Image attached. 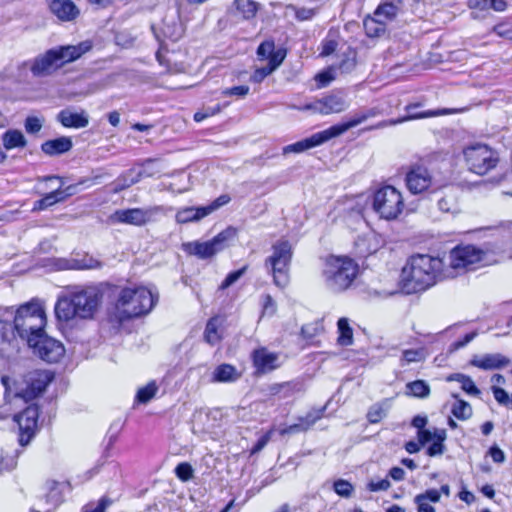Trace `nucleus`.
<instances>
[{
    "mask_svg": "<svg viewBox=\"0 0 512 512\" xmlns=\"http://www.w3.org/2000/svg\"><path fill=\"white\" fill-rule=\"evenodd\" d=\"M46 314L43 304L32 299L14 311L12 307L0 308V339L11 344L18 336L27 344L34 341L44 331Z\"/></svg>",
    "mask_w": 512,
    "mask_h": 512,
    "instance_id": "f257e3e1",
    "label": "nucleus"
},
{
    "mask_svg": "<svg viewBox=\"0 0 512 512\" xmlns=\"http://www.w3.org/2000/svg\"><path fill=\"white\" fill-rule=\"evenodd\" d=\"M428 254H415L408 258L401 270L400 284L406 294L425 291L433 286L441 276L443 260Z\"/></svg>",
    "mask_w": 512,
    "mask_h": 512,
    "instance_id": "f03ea898",
    "label": "nucleus"
},
{
    "mask_svg": "<svg viewBox=\"0 0 512 512\" xmlns=\"http://www.w3.org/2000/svg\"><path fill=\"white\" fill-rule=\"evenodd\" d=\"M103 298L101 290L86 286L58 297L54 311L58 321L68 323L73 320L92 319Z\"/></svg>",
    "mask_w": 512,
    "mask_h": 512,
    "instance_id": "7ed1b4c3",
    "label": "nucleus"
},
{
    "mask_svg": "<svg viewBox=\"0 0 512 512\" xmlns=\"http://www.w3.org/2000/svg\"><path fill=\"white\" fill-rule=\"evenodd\" d=\"M94 41L86 39L77 44L59 45L46 50L30 61L29 69L34 77H50L67 64L76 62L94 48Z\"/></svg>",
    "mask_w": 512,
    "mask_h": 512,
    "instance_id": "20e7f679",
    "label": "nucleus"
},
{
    "mask_svg": "<svg viewBox=\"0 0 512 512\" xmlns=\"http://www.w3.org/2000/svg\"><path fill=\"white\" fill-rule=\"evenodd\" d=\"M499 252L498 247L490 243L484 244L481 248L471 244L457 245L450 250V278L496 262L497 260L490 259V255H496Z\"/></svg>",
    "mask_w": 512,
    "mask_h": 512,
    "instance_id": "39448f33",
    "label": "nucleus"
},
{
    "mask_svg": "<svg viewBox=\"0 0 512 512\" xmlns=\"http://www.w3.org/2000/svg\"><path fill=\"white\" fill-rule=\"evenodd\" d=\"M51 380L50 374L43 370L30 371L18 380H12L8 376L1 377L8 402L13 399H22L24 402L34 400L45 391Z\"/></svg>",
    "mask_w": 512,
    "mask_h": 512,
    "instance_id": "423d86ee",
    "label": "nucleus"
},
{
    "mask_svg": "<svg viewBox=\"0 0 512 512\" xmlns=\"http://www.w3.org/2000/svg\"><path fill=\"white\" fill-rule=\"evenodd\" d=\"M159 300L158 292L143 286L121 290L117 300V310L126 318H135L151 312Z\"/></svg>",
    "mask_w": 512,
    "mask_h": 512,
    "instance_id": "0eeeda50",
    "label": "nucleus"
},
{
    "mask_svg": "<svg viewBox=\"0 0 512 512\" xmlns=\"http://www.w3.org/2000/svg\"><path fill=\"white\" fill-rule=\"evenodd\" d=\"M357 274L358 265L347 257H330L323 270L325 284L333 292L349 288Z\"/></svg>",
    "mask_w": 512,
    "mask_h": 512,
    "instance_id": "6e6552de",
    "label": "nucleus"
},
{
    "mask_svg": "<svg viewBox=\"0 0 512 512\" xmlns=\"http://www.w3.org/2000/svg\"><path fill=\"white\" fill-rule=\"evenodd\" d=\"M372 208L381 219L395 220L403 212L404 199L398 189L385 185L375 191Z\"/></svg>",
    "mask_w": 512,
    "mask_h": 512,
    "instance_id": "1a4fd4ad",
    "label": "nucleus"
},
{
    "mask_svg": "<svg viewBox=\"0 0 512 512\" xmlns=\"http://www.w3.org/2000/svg\"><path fill=\"white\" fill-rule=\"evenodd\" d=\"M292 259V246L287 240L276 242L272 246V255L266 259L270 266L274 283L285 287L289 282V266Z\"/></svg>",
    "mask_w": 512,
    "mask_h": 512,
    "instance_id": "9d476101",
    "label": "nucleus"
},
{
    "mask_svg": "<svg viewBox=\"0 0 512 512\" xmlns=\"http://www.w3.org/2000/svg\"><path fill=\"white\" fill-rule=\"evenodd\" d=\"M236 235V228L227 227L209 241H193L184 243L183 250L190 255L198 257L199 259H208L228 247Z\"/></svg>",
    "mask_w": 512,
    "mask_h": 512,
    "instance_id": "9b49d317",
    "label": "nucleus"
},
{
    "mask_svg": "<svg viewBox=\"0 0 512 512\" xmlns=\"http://www.w3.org/2000/svg\"><path fill=\"white\" fill-rule=\"evenodd\" d=\"M463 155L470 171L484 175L496 167L498 153L485 144L477 143L463 149Z\"/></svg>",
    "mask_w": 512,
    "mask_h": 512,
    "instance_id": "f8f14e48",
    "label": "nucleus"
},
{
    "mask_svg": "<svg viewBox=\"0 0 512 512\" xmlns=\"http://www.w3.org/2000/svg\"><path fill=\"white\" fill-rule=\"evenodd\" d=\"M28 346L33 348L35 353H37L42 360L49 363L58 362L65 353L63 344L60 341L47 336L45 331H43L34 341L29 343Z\"/></svg>",
    "mask_w": 512,
    "mask_h": 512,
    "instance_id": "ddd939ff",
    "label": "nucleus"
},
{
    "mask_svg": "<svg viewBox=\"0 0 512 512\" xmlns=\"http://www.w3.org/2000/svg\"><path fill=\"white\" fill-rule=\"evenodd\" d=\"M39 417V408L33 404L24 409L21 413L15 415L14 420L19 427V444L26 446L30 443L36 434L37 421Z\"/></svg>",
    "mask_w": 512,
    "mask_h": 512,
    "instance_id": "4468645a",
    "label": "nucleus"
},
{
    "mask_svg": "<svg viewBox=\"0 0 512 512\" xmlns=\"http://www.w3.org/2000/svg\"><path fill=\"white\" fill-rule=\"evenodd\" d=\"M335 137H337V135L335 133L333 126H331L328 129L317 132L306 139L285 146L283 148V154L286 155L289 153H302L308 149L319 146Z\"/></svg>",
    "mask_w": 512,
    "mask_h": 512,
    "instance_id": "2eb2a0df",
    "label": "nucleus"
},
{
    "mask_svg": "<svg viewBox=\"0 0 512 512\" xmlns=\"http://www.w3.org/2000/svg\"><path fill=\"white\" fill-rule=\"evenodd\" d=\"M417 438L421 446H425L427 443L432 442V444L427 448V454L433 457L443 453V442L446 439V430L425 428L421 431H417Z\"/></svg>",
    "mask_w": 512,
    "mask_h": 512,
    "instance_id": "dca6fc26",
    "label": "nucleus"
},
{
    "mask_svg": "<svg viewBox=\"0 0 512 512\" xmlns=\"http://www.w3.org/2000/svg\"><path fill=\"white\" fill-rule=\"evenodd\" d=\"M405 181L412 194H419L428 189L432 178L426 167L415 165L407 172Z\"/></svg>",
    "mask_w": 512,
    "mask_h": 512,
    "instance_id": "f3484780",
    "label": "nucleus"
},
{
    "mask_svg": "<svg viewBox=\"0 0 512 512\" xmlns=\"http://www.w3.org/2000/svg\"><path fill=\"white\" fill-rule=\"evenodd\" d=\"M422 106L421 103H412L405 107V110L407 112V115L398 118L396 120H389V121H382L378 123L374 128H384L388 125H396L399 123H403L408 120H415V119H422V118H428V117H434L439 115H446L448 114L447 108L442 109H435V110H426V111H419V108Z\"/></svg>",
    "mask_w": 512,
    "mask_h": 512,
    "instance_id": "a211bd4d",
    "label": "nucleus"
},
{
    "mask_svg": "<svg viewBox=\"0 0 512 512\" xmlns=\"http://www.w3.org/2000/svg\"><path fill=\"white\" fill-rule=\"evenodd\" d=\"M156 161V159L148 158L141 163L142 169H129L123 176L124 182L121 185V189L128 188L143 178L154 177L159 174L161 170L155 166Z\"/></svg>",
    "mask_w": 512,
    "mask_h": 512,
    "instance_id": "6ab92c4d",
    "label": "nucleus"
},
{
    "mask_svg": "<svg viewBox=\"0 0 512 512\" xmlns=\"http://www.w3.org/2000/svg\"><path fill=\"white\" fill-rule=\"evenodd\" d=\"M151 218V212L142 208L117 210L111 216L112 222L142 226Z\"/></svg>",
    "mask_w": 512,
    "mask_h": 512,
    "instance_id": "aec40b11",
    "label": "nucleus"
},
{
    "mask_svg": "<svg viewBox=\"0 0 512 512\" xmlns=\"http://www.w3.org/2000/svg\"><path fill=\"white\" fill-rule=\"evenodd\" d=\"M252 359L257 374H266L279 367V355L264 347L254 350Z\"/></svg>",
    "mask_w": 512,
    "mask_h": 512,
    "instance_id": "412c9836",
    "label": "nucleus"
},
{
    "mask_svg": "<svg viewBox=\"0 0 512 512\" xmlns=\"http://www.w3.org/2000/svg\"><path fill=\"white\" fill-rule=\"evenodd\" d=\"M49 8L62 22L74 21L80 14V10L71 0H50Z\"/></svg>",
    "mask_w": 512,
    "mask_h": 512,
    "instance_id": "4be33fe9",
    "label": "nucleus"
},
{
    "mask_svg": "<svg viewBox=\"0 0 512 512\" xmlns=\"http://www.w3.org/2000/svg\"><path fill=\"white\" fill-rule=\"evenodd\" d=\"M510 359L500 353L484 354L482 357L474 355L470 365L482 370L502 369L510 364Z\"/></svg>",
    "mask_w": 512,
    "mask_h": 512,
    "instance_id": "5701e85b",
    "label": "nucleus"
},
{
    "mask_svg": "<svg viewBox=\"0 0 512 512\" xmlns=\"http://www.w3.org/2000/svg\"><path fill=\"white\" fill-rule=\"evenodd\" d=\"M441 493L448 495V485H442L440 490L429 489L416 495L414 502L417 504V512H435L431 503H437L441 498Z\"/></svg>",
    "mask_w": 512,
    "mask_h": 512,
    "instance_id": "b1692460",
    "label": "nucleus"
},
{
    "mask_svg": "<svg viewBox=\"0 0 512 512\" xmlns=\"http://www.w3.org/2000/svg\"><path fill=\"white\" fill-rule=\"evenodd\" d=\"M57 120L67 128H85L89 124V118L85 111L80 113L72 112L68 109L61 110L57 114Z\"/></svg>",
    "mask_w": 512,
    "mask_h": 512,
    "instance_id": "393cba45",
    "label": "nucleus"
},
{
    "mask_svg": "<svg viewBox=\"0 0 512 512\" xmlns=\"http://www.w3.org/2000/svg\"><path fill=\"white\" fill-rule=\"evenodd\" d=\"M325 411V407L312 410L308 412L304 417L299 418V422L292 424L281 431V434H295L301 431L308 430L313 426L317 420L321 419Z\"/></svg>",
    "mask_w": 512,
    "mask_h": 512,
    "instance_id": "a878e982",
    "label": "nucleus"
},
{
    "mask_svg": "<svg viewBox=\"0 0 512 512\" xmlns=\"http://www.w3.org/2000/svg\"><path fill=\"white\" fill-rule=\"evenodd\" d=\"M72 147L73 143L71 138L67 136H61L42 143L41 150L46 155L56 156L70 151Z\"/></svg>",
    "mask_w": 512,
    "mask_h": 512,
    "instance_id": "bb28decb",
    "label": "nucleus"
},
{
    "mask_svg": "<svg viewBox=\"0 0 512 512\" xmlns=\"http://www.w3.org/2000/svg\"><path fill=\"white\" fill-rule=\"evenodd\" d=\"M258 5L252 0H234L229 12L232 16L243 20H250L255 17Z\"/></svg>",
    "mask_w": 512,
    "mask_h": 512,
    "instance_id": "cd10ccee",
    "label": "nucleus"
},
{
    "mask_svg": "<svg viewBox=\"0 0 512 512\" xmlns=\"http://www.w3.org/2000/svg\"><path fill=\"white\" fill-rule=\"evenodd\" d=\"M378 114L379 110L377 108H370L365 111L357 113L354 117H352L349 121L345 123L333 125V128L338 137L345 133L347 130L356 127L357 125L363 123L367 119L375 117Z\"/></svg>",
    "mask_w": 512,
    "mask_h": 512,
    "instance_id": "c85d7f7f",
    "label": "nucleus"
},
{
    "mask_svg": "<svg viewBox=\"0 0 512 512\" xmlns=\"http://www.w3.org/2000/svg\"><path fill=\"white\" fill-rule=\"evenodd\" d=\"M208 216L205 206L185 207L176 214V221L181 224L196 222Z\"/></svg>",
    "mask_w": 512,
    "mask_h": 512,
    "instance_id": "c756f323",
    "label": "nucleus"
},
{
    "mask_svg": "<svg viewBox=\"0 0 512 512\" xmlns=\"http://www.w3.org/2000/svg\"><path fill=\"white\" fill-rule=\"evenodd\" d=\"M451 397L454 399V403L450 409L453 416L461 421L470 419L473 415V409L470 403L463 400L459 394L452 393Z\"/></svg>",
    "mask_w": 512,
    "mask_h": 512,
    "instance_id": "7c9ffc66",
    "label": "nucleus"
},
{
    "mask_svg": "<svg viewBox=\"0 0 512 512\" xmlns=\"http://www.w3.org/2000/svg\"><path fill=\"white\" fill-rule=\"evenodd\" d=\"M65 484L54 480H48L45 483L46 502L53 507H57L63 501V489Z\"/></svg>",
    "mask_w": 512,
    "mask_h": 512,
    "instance_id": "2f4dec72",
    "label": "nucleus"
},
{
    "mask_svg": "<svg viewBox=\"0 0 512 512\" xmlns=\"http://www.w3.org/2000/svg\"><path fill=\"white\" fill-rule=\"evenodd\" d=\"M241 374L230 364H221L215 368L212 375L213 382H235Z\"/></svg>",
    "mask_w": 512,
    "mask_h": 512,
    "instance_id": "473e14b6",
    "label": "nucleus"
},
{
    "mask_svg": "<svg viewBox=\"0 0 512 512\" xmlns=\"http://www.w3.org/2000/svg\"><path fill=\"white\" fill-rule=\"evenodd\" d=\"M347 102L342 96L329 95L322 101L321 112L324 114L339 113L346 110Z\"/></svg>",
    "mask_w": 512,
    "mask_h": 512,
    "instance_id": "72a5a7b5",
    "label": "nucleus"
},
{
    "mask_svg": "<svg viewBox=\"0 0 512 512\" xmlns=\"http://www.w3.org/2000/svg\"><path fill=\"white\" fill-rule=\"evenodd\" d=\"M2 142L7 150L22 148L27 144L23 133L16 129L6 131L2 136Z\"/></svg>",
    "mask_w": 512,
    "mask_h": 512,
    "instance_id": "f704fd0d",
    "label": "nucleus"
},
{
    "mask_svg": "<svg viewBox=\"0 0 512 512\" xmlns=\"http://www.w3.org/2000/svg\"><path fill=\"white\" fill-rule=\"evenodd\" d=\"M220 325L221 320L219 317H212L208 320L204 331V339L208 344L214 346L221 341Z\"/></svg>",
    "mask_w": 512,
    "mask_h": 512,
    "instance_id": "c9c22d12",
    "label": "nucleus"
},
{
    "mask_svg": "<svg viewBox=\"0 0 512 512\" xmlns=\"http://www.w3.org/2000/svg\"><path fill=\"white\" fill-rule=\"evenodd\" d=\"M450 381H457L461 384V389L469 396L479 397L480 389L476 386L473 379L462 373L450 374Z\"/></svg>",
    "mask_w": 512,
    "mask_h": 512,
    "instance_id": "e433bc0d",
    "label": "nucleus"
},
{
    "mask_svg": "<svg viewBox=\"0 0 512 512\" xmlns=\"http://www.w3.org/2000/svg\"><path fill=\"white\" fill-rule=\"evenodd\" d=\"M338 328V344L341 346H349L353 344V331L349 325L347 318H340L337 322Z\"/></svg>",
    "mask_w": 512,
    "mask_h": 512,
    "instance_id": "4c0bfd02",
    "label": "nucleus"
},
{
    "mask_svg": "<svg viewBox=\"0 0 512 512\" xmlns=\"http://www.w3.org/2000/svg\"><path fill=\"white\" fill-rule=\"evenodd\" d=\"M468 6L471 9H493L495 11H503L507 6V0H468Z\"/></svg>",
    "mask_w": 512,
    "mask_h": 512,
    "instance_id": "58836bf2",
    "label": "nucleus"
},
{
    "mask_svg": "<svg viewBox=\"0 0 512 512\" xmlns=\"http://www.w3.org/2000/svg\"><path fill=\"white\" fill-rule=\"evenodd\" d=\"M407 394L419 398H425L430 393L429 385L423 380H416L406 385Z\"/></svg>",
    "mask_w": 512,
    "mask_h": 512,
    "instance_id": "ea45409f",
    "label": "nucleus"
},
{
    "mask_svg": "<svg viewBox=\"0 0 512 512\" xmlns=\"http://www.w3.org/2000/svg\"><path fill=\"white\" fill-rule=\"evenodd\" d=\"M60 194L57 189L46 194L43 198L35 202L34 209L44 210L58 202H62Z\"/></svg>",
    "mask_w": 512,
    "mask_h": 512,
    "instance_id": "a19ab883",
    "label": "nucleus"
},
{
    "mask_svg": "<svg viewBox=\"0 0 512 512\" xmlns=\"http://www.w3.org/2000/svg\"><path fill=\"white\" fill-rule=\"evenodd\" d=\"M157 390H158V387L155 384V382H150L146 386L140 388L137 391L136 400L139 403L145 404V403L149 402L155 396Z\"/></svg>",
    "mask_w": 512,
    "mask_h": 512,
    "instance_id": "79ce46f5",
    "label": "nucleus"
},
{
    "mask_svg": "<svg viewBox=\"0 0 512 512\" xmlns=\"http://www.w3.org/2000/svg\"><path fill=\"white\" fill-rule=\"evenodd\" d=\"M398 10L397 5L389 2L379 5L375 14L379 17L383 16L385 19L391 20L396 17Z\"/></svg>",
    "mask_w": 512,
    "mask_h": 512,
    "instance_id": "37998d69",
    "label": "nucleus"
},
{
    "mask_svg": "<svg viewBox=\"0 0 512 512\" xmlns=\"http://www.w3.org/2000/svg\"><path fill=\"white\" fill-rule=\"evenodd\" d=\"M334 491L341 497L349 498L353 492V486L350 482L339 479L334 482Z\"/></svg>",
    "mask_w": 512,
    "mask_h": 512,
    "instance_id": "c03bdc74",
    "label": "nucleus"
},
{
    "mask_svg": "<svg viewBox=\"0 0 512 512\" xmlns=\"http://www.w3.org/2000/svg\"><path fill=\"white\" fill-rule=\"evenodd\" d=\"M102 263L93 257L84 256L81 259L75 260V264L71 266L76 269H96L100 268Z\"/></svg>",
    "mask_w": 512,
    "mask_h": 512,
    "instance_id": "a18cd8bd",
    "label": "nucleus"
},
{
    "mask_svg": "<svg viewBox=\"0 0 512 512\" xmlns=\"http://www.w3.org/2000/svg\"><path fill=\"white\" fill-rule=\"evenodd\" d=\"M425 358V351L423 349H408L404 350L402 360L409 364L412 362H420Z\"/></svg>",
    "mask_w": 512,
    "mask_h": 512,
    "instance_id": "49530a36",
    "label": "nucleus"
},
{
    "mask_svg": "<svg viewBox=\"0 0 512 512\" xmlns=\"http://www.w3.org/2000/svg\"><path fill=\"white\" fill-rule=\"evenodd\" d=\"M175 475L181 480V481H188L193 477V468L192 466L187 462L179 463L175 467Z\"/></svg>",
    "mask_w": 512,
    "mask_h": 512,
    "instance_id": "de8ad7c7",
    "label": "nucleus"
},
{
    "mask_svg": "<svg viewBox=\"0 0 512 512\" xmlns=\"http://www.w3.org/2000/svg\"><path fill=\"white\" fill-rule=\"evenodd\" d=\"M247 266H244L236 271L230 272L220 285V289L224 290L237 282L246 272Z\"/></svg>",
    "mask_w": 512,
    "mask_h": 512,
    "instance_id": "09e8293b",
    "label": "nucleus"
},
{
    "mask_svg": "<svg viewBox=\"0 0 512 512\" xmlns=\"http://www.w3.org/2000/svg\"><path fill=\"white\" fill-rule=\"evenodd\" d=\"M286 57V50L285 49H278L274 50L272 54L267 58L268 64L273 71H275L284 61Z\"/></svg>",
    "mask_w": 512,
    "mask_h": 512,
    "instance_id": "8fccbe9b",
    "label": "nucleus"
},
{
    "mask_svg": "<svg viewBox=\"0 0 512 512\" xmlns=\"http://www.w3.org/2000/svg\"><path fill=\"white\" fill-rule=\"evenodd\" d=\"M295 12V17L299 21H307L311 20L317 13V10L314 8H305V7H291Z\"/></svg>",
    "mask_w": 512,
    "mask_h": 512,
    "instance_id": "3c124183",
    "label": "nucleus"
},
{
    "mask_svg": "<svg viewBox=\"0 0 512 512\" xmlns=\"http://www.w3.org/2000/svg\"><path fill=\"white\" fill-rule=\"evenodd\" d=\"M42 126L43 122L38 117L34 116L27 117L24 123L25 130L29 134L38 133Z\"/></svg>",
    "mask_w": 512,
    "mask_h": 512,
    "instance_id": "603ef678",
    "label": "nucleus"
},
{
    "mask_svg": "<svg viewBox=\"0 0 512 512\" xmlns=\"http://www.w3.org/2000/svg\"><path fill=\"white\" fill-rule=\"evenodd\" d=\"M250 88L246 85L234 86L231 88H226L222 91V95L224 96H236L239 98H244L249 93Z\"/></svg>",
    "mask_w": 512,
    "mask_h": 512,
    "instance_id": "864d4df0",
    "label": "nucleus"
},
{
    "mask_svg": "<svg viewBox=\"0 0 512 512\" xmlns=\"http://www.w3.org/2000/svg\"><path fill=\"white\" fill-rule=\"evenodd\" d=\"M478 335L477 330H474L470 333L465 334V336L458 341L453 342L450 345V353L453 351L459 350L461 348H464L468 343H470L476 336Z\"/></svg>",
    "mask_w": 512,
    "mask_h": 512,
    "instance_id": "5fc2aeb1",
    "label": "nucleus"
},
{
    "mask_svg": "<svg viewBox=\"0 0 512 512\" xmlns=\"http://www.w3.org/2000/svg\"><path fill=\"white\" fill-rule=\"evenodd\" d=\"M231 198L228 194H222L218 198H216L212 203L209 205H206V210L208 212V215L213 213L214 211L218 210L220 207L228 204L230 202Z\"/></svg>",
    "mask_w": 512,
    "mask_h": 512,
    "instance_id": "6e6d98bb",
    "label": "nucleus"
},
{
    "mask_svg": "<svg viewBox=\"0 0 512 512\" xmlns=\"http://www.w3.org/2000/svg\"><path fill=\"white\" fill-rule=\"evenodd\" d=\"M385 416V410L380 405H373L367 413V419L370 423H378Z\"/></svg>",
    "mask_w": 512,
    "mask_h": 512,
    "instance_id": "4d7b16f0",
    "label": "nucleus"
},
{
    "mask_svg": "<svg viewBox=\"0 0 512 512\" xmlns=\"http://www.w3.org/2000/svg\"><path fill=\"white\" fill-rule=\"evenodd\" d=\"M334 71V68L331 67L316 75L315 80L319 83L320 87L327 86L332 80L335 79Z\"/></svg>",
    "mask_w": 512,
    "mask_h": 512,
    "instance_id": "13d9d810",
    "label": "nucleus"
},
{
    "mask_svg": "<svg viewBox=\"0 0 512 512\" xmlns=\"http://www.w3.org/2000/svg\"><path fill=\"white\" fill-rule=\"evenodd\" d=\"M492 393L494 395L495 400L501 404V405H508L511 401V398L509 397V394L506 392L505 389L498 387V386H492Z\"/></svg>",
    "mask_w": 512,
    "mask_h": 512,
    "instance_id": "bf43d9fd",
    "label": "nucleus"
},
{
    "mask_svg": "<svg viewBox=\"0 0 512 512\" xmlns=\"http://www.w3.org/2000/svg\"><path fill=\"white\" fill-rule=\"evenodd\" d=\"M275 50V45L272 40L262 42L257 48V55L261 58H268Z\"/></svg>",
    "mask_w": 512,
    "mask_h": 512,
    "instance_id": "052dcab7",
    "label": "nucleus"
},
{
    "mask_svg": "<svg viewBox=\"0 0 512 512\" xmlns=\"http://www.w3.org/2000/svg\"><path fill=\"white\" fill-rule=\"evenodd\" d=\"M272 72H274L269 66H264L261 68H257L254 73L251 75V81L254 83L262 82L267 76H269Z\"/></svg>",
    "mask_w": 512,
    "mask_h": 512,
    "instance_id": "680f3d73",
    "label": "nucleus"
},
{
    "mask_svg": "<svg viewBox=\"0 0 512 512\" xmlns=\"http://www.w3.org/2000/svg\"><path fill=\"white\" fill-rule=\"evenodd\" d=\"M356 66L355 57L345 56L338 65V70L341 73H350Z\"/></svg>",
    "mask_w": 512,
    "mask_h": 512,
    "instance_id": "e2e57ef3",
    "label": "nucleus"
},
{
    "mask_svg": "<svg viewBox=\"0 0 512 512\" xmlns=\"http://www.w3.org/2000/svg\"><path fill=\"white\" fill-rule=\"evenodd\" d=\"M111 504L108 498H101L96 506L86 505L82 512H105L106 508Z\"/></svg>",
    "mask_w": 512,
    "mask_h": 512,
    "instance_id": "0e129e2a",
    "label": "nucleus"
},
{
    "mask_svg": "<svg viewBox=\"0 0 512 512\" xmlns=\"http://www.w3.org/2000/svg\"><path fill=\"white\" fill-rule=\"evenodd\" d=\"M391 484L388 479H382L380 481H370L367 485L368 490L372 492L386 491L390 488Z\"/></svg>",
    "mask_w": 512,
    "mask_h": 512,
    "instance_id": "69168bd1",
    "label": "nucleus"
},
{
    "mask_svg": "<svg viewBox=\"0 0 512 512\" xmlns=\"http://www.w3.org/2000/svg\"><path fill=\"white\" fill-rule=\"evenodd\" d=\"M487 454L492 458L495 463H503L505 461L504 452L496 445H492Z\"/></svg>",
    "mask_w": 512,
    "mask_h": 512,
    "instance_id": "338daca9",
    "label": "nucleus"
},
{
    "mask_svg": "<svg viewBox=\"0 0 512 512\" xmlns=\"http://www.w3.org/2000/svg\"><path fill=\"white\" fill-rule=\"evenodd\" d=\"M338 43L333 39H326L322 43L321 56H328L335 52Z\"/></svg>",
    "mask_w": 512,
    "mask_h": 512,
    "instance_id": "774afa93",
    "label": "nucleus"
}]
</instances>
